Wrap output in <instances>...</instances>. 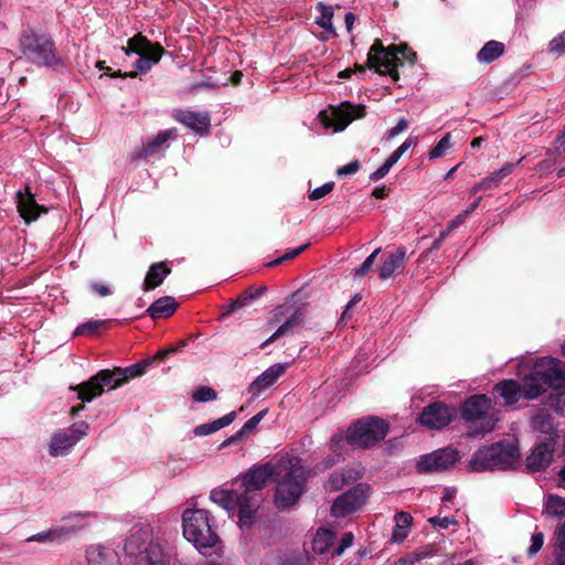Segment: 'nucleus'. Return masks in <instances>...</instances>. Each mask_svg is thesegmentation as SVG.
Segmentation results:
<instances>
[{
  "instance_id": "obj_1",
  "label": "nucleus",
  "mask_w": 565,
  "mask_h": 565,
  "mask_svg": "<svg viewBox=\"0 0 565 565\" xmlns=\"http://www.w3.org/2000/svg\"><path fill=\"white\" fill-rule=\"evenodd\" d=\"M516 374L522 385L514 380H504L494 386L504 405H513L522 397L537 398L548 387H561L565 382V363L544 356L535 361L526 359L518 364Z\"/></svg>"
},
{
  "instance_id": "obj_2",
  "label": "nucleus",
  "mask_w": 565,
  "mask_h": 565,
  "mask_svg": "<svg viewBox=\"0 0 565 565\" xmlns=\"http://www.w3.org/2000/svg\"><path fill=\"white\" fill-rule=\"evenodd\" d=\"M274 472V468L269 463L255 466L234 480L233 486H237L238 489H214L210 493V499L232 516L237 514L241 527H249L258 509V499L255 492L266 486Z\"/></svg>"
},
{
  "instance_id": "obj_3",
  "label": "nucleus",
  "mask_w": 565,
  "mask_h": 565,
  "mask_svg": "<svg viewBox=\"0 0 565 565\" xmlns=\"http://www.w3.org/2000/svg\"><path fill=\"white\" fill-rule=\"evenodd\" d=\"M150 364V360H143L124 369L103 370L88 381L70 388L77 392V399H81L83 403H89L105 391L115 390L128 380L143 375Z\"/></svg>"
},
{
  "instance_id": "obj_4",
  "label": "nucleus",
  "mask_w": 565,
  "mask_h": 565,
  "mask_svg": "<svg viewBox=\"0 0 565 565\" xmlns=\"http://www.w3.org/2000/svg\"><path fill=\"white\" fill-rule=\"evenodd\" d=\"M520 451L516 445L500 441L479 448L469 461V470L483 472L492 470H507L519 461Z\"/></svg>"
},
{
  "instance_id": "obj_5",
  "label": "nucleus",
  "mask_w": 565,
  "mask_h": 565,
  "mask_svg": "<svg viewBox=\"0 0 565 565\" xmlns=\"http://www.w3.org/2000/svg\"><path fill=\"white\" fill-rule=\"evenodd\" d=\"M416 53L405 45H391L384 47L380 40H376L367 54V66L375 68L380 74H388L393 82L399 79L398 66L403 61L414 62Z\"/></svg>"
},
{
  "instance_id": "obj_6",
  "label": "nucleus",
  "mask_w": 565,
  "mask_h": 565,
  "mask_svg": "<svg viewBox=\"0 0 565 565\" xmlns=\"http://www.w3.org/2000/svg\"><path fill=\"white\" fill-rule=\"evenodd\" d=\"M19 43L22 55L38 66L55 67L62 63L53 40L44 33L25 30Z\"/></svg>"
},
{
  "instance_id": "obj_7",
  "label": "nucleus",
  "mask_w": 565,
  "mask_h": 565,
  "mask_svg": "<svg viewBox=\"0 0 565 565\" xmlns=\"http://www.w3.org/2000/svg\"><path fill=\"white\" fill-rule=\"evenodd\" d=\"M462 418L469 425L470 435H483L494 429L498 417L492 411V401L487 395H473L462 405Z\"/></svg>"
},
{
  "instance_id": "obj_8",
  "label": "nucleus",
  "mask_w": 565,
  "mask_h": 565,
  "mask_svg": "<svg viewBox=\"0 0 565 565\" xmlns=\"http://www.w3.org/2000/svg\"><path fill=\"white\" fill-rule=\"evenodd\" d=\"M152 531L148 524H138L125 543V552L138 564L167 565L157 545L152 544Z\"/></svg>"
},
{
  "instance_id": "obj_9",
  "label": "nucleus",
  "mask_w": 565,
  "mask_h": 565,
  "mask_svg": "<svg viewBox=\"0 0 565 565\" xmlns=\"http://www.w3.org/2000/svg\"><path fill=\"white\" fill-rule=\"evenodd\" d=\"M183 536L196 548L212 547L217 535L212 530L209 512L204 509H186L182 514Z\"/></svg>"
},
{
  "instance_id": "obj_10",
  "label": "nucleus",
  "mask_w": 565,
  "mask_h": 565,
  "mask_svg": "<svg viewBox=\"0 0 565 565\" xmlns=\"http://www.w3.org/2000/svg\"><path fill=\"white\" fill-rule=\"evenodd\" d=\"M388 430L387 424L375 417L358 420L347 433V441L358 448H367L382 440Z\"/></svg>"
},
{
  "instance_id": "obj_11",
  "label": "nucleus",
  "mask_w": 565,
  "mask_h": 565,
  "mask_svg": "<svg viewBox=\"0 0 565 565\" xmlns=\"http://www.w3.org/2000/svg\"><path fill=\"white\" fill-rule=\"evenodd\" d=\"M306 482L303 467L295 463L278 481L275 502L279 508H288L298 501Z\"/></svg>"
},
{
  "instance_id": "obj_12",
  "label": "nucleus",
  "mask_w": 565,
  "mask_h": 565,
  "mask_svg": "<svg viewBox=\"0 0 565 565\" xmlns=\"http://www.w3.org/2000/svg\"><path fill=\"white\" fill-rule=\"evenodd\" d=\"M126 55L136 53L139 55L135 63V67L140 73L148 72L153 64H157L164 50L159 43H151L142 34H137L129 39L128 46L122 47Z\"/></svg>"
},
{
  "instance_id": "obj_13",
  "label": "nucleus",
  "mask_w": 565,
  "mask_h": 565,
  "mask_svg": "<svg viewBox=\"0 0 565 565\" xmlns=\"http://www.w3.org/2000/svg\"><path fill=\"white\" fill-rule=\"evenodd\" d=\"M88 430V423L78 422L65 429L55 431L50 440L49 454L52 457L66 456L87 435Z\"/></svg>"
},
{
  "instance_id": "obj_14",
  "label": "nucleus",
  "mask_w": 565,
  "mask_h": 565,
  "mask_svg": "<svg viewBox=\"0 0 565 565\" xmlns=\"http://www.w3.org/2000/svg\"><path fill=\"white\" fill-rule=\"evenodd\" d=\"M369 497V487L366 484H358L343 494L339 495L331 508L332 515L345 516L358 510Z\"/></svg>"
},
{
  "instance_id": "obj_15",
  "label": "nucleus",
  "mask_w": 565,
  "mask_h": 565,
  "mask_svg": "<svg viewBox=\"0 0 565 565\" xmlns=\"http://www.w3.org/2000/svg\"><path fill=\"white\" fill-rule=\"evenodd\" d=\"M365 115L363 106H355L349 103H343L337 108H332L329 114L321 113L322 121L328 127H333L335 131H341L356 118H362Z\"/></svg>"
},
{
  "instance_id": "obj_16",
  "label": "nucleus",
  "mask_w": 565,
  "mask_h": 565,
  "mask_svg": "<svg viewBox=\"0 0 565 565\" xmlns=\"http://www.w3.org/2000/svg\"><path fill=\"white\" fill-rule=\"evenodd\" d=\"M458 459L457 450L444 448L422 456L417 467L420 472L443 471L455 465Z\"/></svg>"
},
{
  "instance_id": "obj_17",
  "label": "nucleus",
  "mask_w": 565,
  "mask_h": 565,
  "mask_svg": "<svg viewBox=\"0 0 565 565\" xmlns=\"http://www.w3.org/2000/svg\"><path fill=\"white\" fill-rule=\"evenodd\" d=\"M291 305L284 303L278 306L274 310V319L278 320L279 316L290 313L286 321L260 345L264 349L269 343L278 340L281 337L290 335L295 332V329L301 324L302 312L300 308H295Z\"/></svg>"
},
{
  "instance_id": "obj_18",
  "label": "nucleus",
  "mask_w": 565,
  "mask_h": 565,
  "mask_svg": "<svg viewBox=\"0 0 565 565\" xmlns=\"http://www.w3.org/2000/svg\"><path fill=\"white\" fill-rule=\"evenodd\" d=\"M451 411L443 403L426 406L419 415V423L430 429H441L450 423Z\"/></svg>"
},
{
  "instance_id": "obj_19",
  "label": "nucleus",
  "mask_w": 565,
  "mask_h": 565,
  "mask_svg": "<svg viewBox=\"0 0 565 565\" xmlns=\"http://www.w3.org/2000/svg\"><path fill=\"white\" fill-rule=\"evenodd\" d=\"M172 117L196 134H207L211 127V118L207 111H193L189 109H174Z\"/></svg>"
},
{
  "instance_id": "obj_20",
  "label": "nucleus",
  "mask_w": 565,
  "mask_h": 565,
  "mask_svg": "<svg viewBox=\"0 0 565 565\" xmlns=\"http://www.w3.org/2000/svg\"><path fill=\"white\" fill-rule=\"evenodd\" d=\"M554 443L547 440L540 443L534 447L532 452L526 457V469L531 472L545 470L553 460Z\"/></svg>"
},
{
  "instance_id": "obj_21",
  "label": "nucleus",
  "mask_w": 565,
  "mask_h": 565,
  "mask_svg": "<svg viewBox=\"0 0 565 565\" xmlns=\"http://www.w3.org/2000/svg\"><path fill=\"white\" fill-rule=\"evenodd\" d=\"M15 198L18 212L25 223H31L38 220L41 213L46 212L43 206L36 203L29 186H25L24 191H18Z\"/></svg>"
},
{
  "instance_id": "obj_22",
  "label": "nucleus",
  "mask_w": 565,
  "mask_h": 565,
  "mask_svg": "<svg viewBox=\"0 0 565 565\" xmlns=\"http://www.w3.org/2000/svg\"><path fill=\"white\" fill-rule=\"evenodd\" d=\"M286 371V364L277 363L265 370L248 386V393L253 396H259L265 390L270 387Z\"/></svg>"
},
{
  "instance_id": "obj_23",
  "label": "nucleus",
  "mask_w": 565,
  "mask_h": 565,
  "mask_svg": "<svg viewBox=\"0 0 565 565\" xmlns=\"http://www.w3.org/2000/svg\"><path fill=\"white\" fill-rule=\"evenodd\" d=\"M406 259V249L398 247L392 253H388L379 267V277L382 280L390 279L394 276L395 271L404 267Z\"/></svg>"
},
{
  "instance_id": "obj_24",
  "label": "nucleus",
  "mask_w": 565,
  "mask_h": 565,
  "mask_svg": "<svg viewBox=\"0 0 565 565\" xmlns=\"http://www.w3.org/2000/svg\"><path fill=\"white\" fill-rule=\"evenodd\" d=\"M88 565H120L119 557L111 548L93 545L86 552Z\"/></svg>"
},
{
  "instance_id": "obj_25",
  "label": "nucleus",
  "mask_w": 565,
  "mask_h": 565,
  "mask_svg": "<svg viewBox=\"0 0 565 565\" xmlns=\"http://www.w3.org/2000/svg\"><path fill=\"white\" fill-rule=\"evenodd\" d=\"M170 271V268H168L164 263L152 264L147 271L142 290L149 291L160 286Z\"/></svg>"
},
{
  "instance_id": "obj_26",
  "label": "nucleus",
  "mask_w": 565,
  "mask_h": 565,
  "mask_svg": "<svg viewBox=\"0 0 565 565\" xmlns=\"http://www.w3.org/2000/svg\"><path fill=\"white\" fill-rule=\"evenodd\" d=\"M395 526L392 532L391 541L401 544L408 536L413 518L409 513L401 511L394 516Z\"/></svg>"
},
{
  "instance_id": "obj_27",
  "label": "nucleus",
  "mask_w": 565,
  "mask_h": 565,
  "mask_svg": "<svg viewBox=\"0 0 565 565\" xmlns=\"http://www.w3.org/2000/svg\"><path fill=\"white\" fill-rule=\"evenodd\" d=\"M178 307V302L173 297L164 296L157 299L148 309L147 312L152 319L170 317Z\"/></svg>"
},
{
  "instance_id": "obj_28",
  "label": "nucleus",
  "mask_w": 565,
  "mask_h": 565,
  "mask_svg": "<svg viewBox=\"0 0 565 565\" xmlns=\"http://www.w3.org/2000/svg\"><path fill=\"white\" fill-rule=\"evenodd\" d=\"M266 291L265 286L259 287H249L244 292H242L235 300H233L228 308L227 313L234 312L237 309L248 306L252 301L258 299Z\"/></svg>"
},
{
  "instance_id": "obj_29",
  "label": "nucleus",
  "mask_w": 565,
  "mask_h": 565,
  "mask_svg": "<svg viewBox=\"0 0 565 565\" xmlns=\"http://www.w3.org/2000/svg\"><path fill=\"white\" fill-rule=\"evenodd\" d=\"M235 418H236V413L230 412L226 415H224L223 417L217 418L211 423H205V424H201V425L196 426L194 428V434L196 436L210 435L212 433H215V431L231 425L235 420Z\"/></svg>"
},
{
  "instance_id": "obj_30",
  "label": "nucleus",
  "mask_w": 565,
  "mask_h": 565,
  "mask_svg": "<svg viewBox=\"0 0 565 565\" xmlns=\"http://www.w3.org/2000/svg\"><path fill=\"white\" fill-rule=\"evenodd\" d=\"M175 134V129H168L160 131L153 138H150L143 146L140 152L141 157L153 156L158 150Z\"/></svg>"
},
{
  "instance_id": "obj_31",
  "label": "nucleus",
  "mask_w": 565,
  "mask_h": 565,
  "mask_svg": "<svg viewBox=\"0 0 565 565\" xmlns=\"http://www.w3.org/2000/svg\"><path fill=\"white\" fill-rule=\"evenodd\" d=\"M522 160L523 159H520L516 163H505L501 169L494 171L489 177L483 178L481 180L483 189L490 190L499 186L503 179L510 175Z\"/></svg>"
},
{
  "instance_id": "obj_32",
  "label": "nucleus",
  "mask_w": 565,
  "mask_h": 565,
  "mask_svg": "<svg viewBox=\"0 0 565 565\" xmlns=\"http://www.w3.org/2000/svg\"><path fill=\"white\" fill-rule=\"evenodd\" d=\"M504 53V45L498 41L487 42L477 54L480 63L489 64L499 58Z\"/></svg>"
},
{
  "instance_id": "obj_33",
  "label": "nucleus",
  "mask_w": 565,
  "mask_h": 565,
  "mask_svg": "<svg viewBox=\"0 0 565 565\" xmlns=\"http://www.w3.org/2000/svg\"><path fill=\"white\" fill-rule=\"evenodd\" d=\"M317 11L319 12V15L316 18V23L320 28L324 29L331 35H337L335 29L333 28V24H332V18H333L332 6H328L322 2H319L317 4Z\"/></svg>"
},
{
  "instance_id": "obj_34",
  "label": "nucleus",
  "mask_w": 565,
  "mask_h": 565,
  "mask_svg": "<svg viewBox=\"0 0 565 565\" xmlns=\"http://www.w3.org/2000/svg\"><path fill=\"white\" fill-rule=\"evenodd\" d=\"M334 540V533L327 529H320L313 536L312 550L317 554H324L332 545Z\"/></svg>"
},
{
  "instance_id": "obj_35",
  "label": "nucleus",
  "mask_w": 565,
  "mask_h": 565,
  "mask_svg": "<svg viewBox=\"0 0 565 565\" xmlns=\"http://www.w3.org/2000/svg\"><path fill=\"white\" fill-rule=\"evenodd\" d=\"M546 515L553 518L565 516V498L557 494H550L544 503V511Z\"/></svg>"
},
{
  "instance_id": "obj_36",
  "label": "nucleus",
  "mask_w": 565,
  "mask_h": 565,
  "mask_svg": "<svg viewBox=\"0 0 565 565\" xmlns=\"http://www.w3.org/2000/svg\"><path fill=\"white\" fill-rule=\"evenodd\" d=\"M553 565H565V522L558 526L554 534Z\"/></svg>"
},
{
  "instance_id": "obj_37",
  "label": "nucleus",
  "mask_w": 565,
  "mask_h": 565,
  "mask_svg": "<svg viewBox=\"0 0 565 565\" xmlns=\"http://www.w3.org/2000/svg\"><path fill=\"white\" fill-rule=\"evenodd\" d=\"M70 531L65 530L64 527L60 529H53L49 530L46 532H41L38 534H34L26 539L28 542H54L61 540L65 534H67Z\"/></svg>"
},
{
  "instance_id": "obj_38",
  "label": "nucleus",
  "mask_w": 565,
  "mask_h": 565,
  "mask_svg": "<svg viewBox=\"0 0 565 565\" xmlns=\"http://www.w3.org/2000/svg\"><path fill=\"white\" fill-rule=\"evenodd\" d=\"M450 134H446L439 142L431 148L427 156L429 160H435L437 158L446 156L447 151L451 148Z\"/></svg>"
},
{
  "instance_id": "obj_39",
  "label": "nucleus",
  "mask_w": 565,
  "mask_h": 565,
  "mask_svg": "<svg viewBox=\"0 0 565 565\" xmlns=\"http://www.w3.org/2000/svg\"><path fill=\"white\" fill-rule=\"evenodd\" d=\"M105 321L104 320H92V321H87L85 323H82L79 324L75 331H74V335H93L97 332V330L105 326Z\"/></svg>"
},
{
  "instance_id": "obj_40",
  "label": "nucleus",
  "mask_w": 565,
  "mask_h": 565,
  "mask_svg": "<svg viewBox=\"0 0 565 565\" xmlns=\"http://www.w3.org/2000/svg\"><path fill=\"white\" fill-rule=\"evenodd\" d=\"M262 565H292V559L280 552H270L264 557Z\"/></svg>"
},
{
  "instance_id": "obj_41",
  "label": "nucleus",
  "mask_w": 565,
  "mask_h": 565,
  "mask_svg": "<svg viewBox=\"0 0 565 565\" xmlns=\"http://www.w3.org/2000/svg\"><path fill=\"white\" fill-rule=\"evenodd\" d=\"M267 414V409H264V411H260L259 413H257L255 416H253L252 418H249L244 425L243 427L238 430V435H249L252 434L256 427L258 426V424L263 420V418L265 417V415Z\"/></svg>"
},
{
  "instance_id": "obj_42",
  "label": "nucleus",
  "mask_w": 565,
  "mask_h": 565,
  "mask_svg": "<svg viewBox=\"0 0 565 565\" xmlns=\"http://www.w3.org/2000/svg\"><path fill=\"white\" fill-rule=\"evenodd\" d=\"M216 392L209 386H200L198 387L192 395V398L195 402H210L216 399Z\"/></svg>"
},
{
  "instance_id": "obj_43",
  "label": "nucleus",
  "mask_w": 565,
  "mask_h": 565,
  "mask_svg": "<svg viewBox=\"0 0 565 565\" xmlns=\"http://www.w3.org/2000/svg\"><path fill=\"white\" fill-rule=\"evenodd\" d=\"M380 252L381 248H376L371 255H369L366 259L362 263V265L355 269L354 275L359 277L365 276L374 265V262Z\"/></svg>"
},
{
  "instance_id": "obj_44",
  "label": "nucleus",
  "mask_w": 565,
  "mask_h": 565,
  "mask_svg": "<svg viewBox=\"0 0 565 565\" xmlns=\"http://www.w3.org/2000/svg\"><path fill=\"white\" fill-rule=\"evenodd\" d=\"M428 556H430V554L426 550H420L401 557L397 563L398 565H414Z\"/></svg>"
},
{
  "instance_id": "obj_45",
  "label": "nucleus",
  "mask_w": 565,
  "mask_h": 565,
  "mask_svg": "<svg viewBox=\"0 0 565 565\" xmlns=\"http://www.w3.org/2000/svg\"><path fill=\"white\" fill-rule=\"evenodd\" d=\"M307 247H308V244H305V245L299 246L297 248L288 249L281 257H279V258H277L275 260L269 262L267 264V266L268 267L278 266V265H280L285 260L292 259V258L297 257L300 253H302Z\"/></svg>"
},
{
  "instance_id": "obj_46",
  "label": "nucleus",
  "mask_w": 565,
  "mask_h": 565,
  "mask_svg": "<svg viewBox=\"0 0 565 565\" xmlns=\"http://www.w3.org/2000/svg\"><path fill=\"white\" fill-rule=\"evenodd\" d=\"M544 544V534L542 532H536L531 537V544L526 550V554L529 557L536 555Z\"/></svg>"
},
{
  "instance_id": "obj_47",
  "label": "nucleus",
  "mask_w": 565,
  "mask_h": 565,
  "mask_svg": "<svg viewBox=\"0 0 565 565\" xmlns=\"http://www.w3.org/2000/svg\"><path fill=\"white\" fill-rule=\"evenodd\" d=\"M548 51L558 55L565 53V31L550 42Z\"/></svg>"
},
{
  "instance_id": "obj_48",
  "label": "nucleus",
  "mask_w": 565,
  "mask_h": 565,
  "mask_svg": "<svg viewBox=\"0 0 565 565\" xmlns=\"http://www.w3.org/2000/svg\"><path fill=\"white\" fill-rule=\"evenodd\" d=\"M334 183L333 182H327L322 184L321 186L316 188L310 194V200H319L329 194L333 190Z\"/></svg>"
},
{
  "instance_id": "obj_49",
  "label": "nucleus",
  "mask_w": 565,
  "mask_h": 565,
  "mask_svg": "<svg viewBox=\"0 0 565 565\" xmlns=\"http://www.w3.org/2000/svg\"><path fill=\"white\" fill-rule=\"evenodd\" d=\"M428 521L434 527H439L444 530L457 523L455 519L449 516H433Z\"/></svg>"
},
{
  "instance_id": "obj_50",
  "label": "nucleus",
  "mask_w": 565,
  "mask_h": 565,
  "mask_svg": "<svg viewBox=\"0 0 565 565\" xmlns=\"http://www.w3.org/2000/svg\"><path fill=\"white\" fill-rule=\"evenodd\" d=\"M353 541H354L353 533H351V532L344 533L342 539H341L340 545L337 547V550L334 551L333 555L340 556L347 548L352 546Z\"/></svg>"
},
{
  "instance_id": "obj_51",
  "label": "nucleus",
  "mask_w": 565,
  "mask_h": 565,
  "mask_svg": "<svg viewBox=\"0 0 565 565\" xmlns=\"http://www.w3.org/2000/svg\"><path fill=\"white\" fill-rule=\"evenodd\" d=\"M359 169H360V162L358 160H354V161H351L348 164H344L343 167L339 168L337 170V174L339 177H347V175L356 173L359 171Z\"/></svg>"
},
{
  "instance_id": "obj_52",
  "label": "nucleus",
  "mask_w": 565,
  "mask_h": 565,
  "mask_svg": "<svg viewBox=\"0 0 565 565\" xmlns=\"http://www.w3.org/2000/svg\"><path fill=\"white\" fill-rule=\"evenodd\" d=\"M408 127V121L405 119V118H401L396 126H394L393 128H391L388 131H387V138L388 139H393L395 138L397 135H399L401 132H403L404 130H406Z\"/></svg>"
},
{
  "instance_id": "obj_53",
  "label": "nucleus",
  "mask_w": 565,
  "mask_h": 565,
  "mask_svg": "<svg viewBox=\"0 0 565 565\" xmlns=\"http://www.w3.org/2000/svg\"><path fill=\"white\" fill-rule=\"evenodd\" d=\"M344 483H345L344 475L333 473V475H331V477H330V479L328 481V487H329L330 490L335 491V490L341 489V487Z\"/></svg>"
},
{
  "instance_id": "obj_54",
  "label": "nucleus",
  "mask_w": 565,
  "mask_h": 565,
  "mask_svg": "<svg viewBox=\"0 0 565 565\" xmlns=\"http://www.w3.org/2000/svg\"><path fill=\"white\" fill-rule=\"evenodd\" d=\"M391 169H392V167L388 163L384 162L379 169H376L370 175V179L372 181H379V180L383 179L390 172Z\"/></svg>"
},
{
  "instance_id": "obj_55",
  "label": "nucleus",
  "mask_w": 565,
  "mask_h": 565,
  "mask_svg": "<svg viewBox=\"0 0 565 565\" xmlns=\"http://www.w3.org/2000/svg\"><path fill=\"white\" fill-rule=\"evenodd\" d=\"M465 221L462 217L458 214L454 220H451L446 230L443 231V236H448L452 231H455L460 224H462Z\"/></svg>"
},
{
  "instance_id": "obj_56",
  "label": "nucleus",
  "mask_w": 565,
  "mask_h": 565,
  "mask_svg": "<svg viewBox=\"0 0 565 565\" xmlns=\"http://www.w3.org/2000/svg\"><path fill=\"white\" fill-rule=\"evenodd\" d=\"M93 290L98 294L100 297H107L111 294V290L108 286L102 285L98 282H94L92 285Z\"/></svg>"
},
{
  "instance_id": "obj_57",
  "label": "nucleus",
  "mask_w": 565,
  "mask_h": 565,
  "mask_svg": "<svg viewBox=\"0 0 565 565\" xmlns=\"http://www.w3.org/2000/svg\"><path fill=\"white\" fill-rule=\"evenodd\" d=\"M554 151L557 154H565V130L557 137Z\"/></svg>"
},
{
  "instance_id": "obj_58",
  "label": "nucleus",
  "mask_w": 565,
  "mask_h": 565,
  "mask_svg": "<svg viewBox=\"0 0 565 565\" xmlns=\"http://www.w3.org/2000/svg\"><path fill=\"white\" fill-rule=\"evenodd\" d=\"M417 143L416 137H408L398 148L397 150L403 156V153L409 149L411 147H414Z\"/></svg>"
},
{
  "instance_id": "obj_59",
  "label": "nucleus",
  "mask_w": 565,
  "mask_h": 565,
  "mask_svg": "<svg viewBox=\"0 0 565 565\" xmlns=\"http://www.w3.org/2000/svg\"><path fill=\"white\" fill-rule=\"evenodd\" d=\"M481 196H479L473 203H471V205L467 210L462 211L459 214L463 221L479 206Z\"/></svg>"
},
{
  "instance_id": "obj_60",
  "label": "nucleus",
  "mask_w": 565,
  "mask_h": 565,
  "mask_svg": "<svg viewBox=\"0 0 565 565\" xmlns=\"http://www.w3.org/2000/svg\"><path fill=\"white\" fill-rule=\"evenodd\" d=\"M532 425L534 428L536 429H541V430H544V425H545V417L542 416V415H537L533 418L532 420ZM546 425L550 427V423H546Z\"/></svg>"
},
{
  "instance_id": "obj_61",
  "label": "nucleus",
  "mask_w": 565,
  "mask_h": 565,
  "mask_svg": "<svg viewBox=\"0 0 565 565\" xmlns=\"http://www.w3.org/2000/svg\"><path fill=\"white\" fill-rule=\"evenodd\" d=\"M456 495V490L455 489H446L445 490V493L441 498V503L447 507L448 503H450L452 501V499L455 498Z\"/></svg>"
},
{
  "instance_id": "obj_62",
  "label": "nucleus",
  "mask_w": 565,
  "mask_h": 565,
  "mask_svg": "<svg viewBox=\"0 0 565 565\" xmlns=\"http://www.w3.org/2000/svg\"><path fill=\"white\" fill-rule=\"evenodd\" d=\"M354 21H355V15L352 12H348L344 18L345 28H347L348 32H351Z\"/></svg>"
},
{
  "instance_id": "obj_63",
  "label": "nucleus",
  "mask_w": 565,
  "mask_h": 565,
  "mask_svg": "<svg viewBox=\"0 0 565 565\" xmlns=\"http://www.w3.org/2000/svg\"><path fill=\"white\" fill-rule=\"evenodd\" d=\"M373 195L376 199H384L388 195V189L385 186L375 188L373 191Z\"/></svg>"
},
{
  "instance_id": "obj_64",
  "label": "nucleus",
  "mask_w": 565,
  "mask_h": 565,
  "mask_svg": "<svg viewBox=\"0 0 565 565\" xmlns=\"http://www.w3.org/2000/svg\"><path fill=\"white\" fill-rule=\"evenodd\" d=\"M402 157L399 151L396 149L386 160L385 162L393 167Z\"/></svg>"
}]
</instances>
